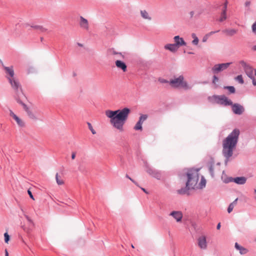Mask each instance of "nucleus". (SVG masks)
<instances>
[{
  "label": "nucleus",
  "mask_w": 256,
  "mask_h": 256,
  "mask_svg": "<svg viewBox=\"0 0 256 256\" xmlns=\"http://www.w3.org/2000/svg\"><path fill=\"white\" fill-rule=\"evenodd\" d=\"M234 207V206L233 204H230L228 208V213H230L232 212V210H233Z\"/></svg>",
  "instance_id": "38"
},
{
  "label": "nucleus",
  "mask_w": 256,
  "mask_h": 256,
  "mask_svg": "<svg viewBox=\"0 0 256 256\" xmlns=\"http://www.w3.org/2000/svg\"><path fill=\"white\" fill-rule=\"evenodd\" d=\"M56 182L58 185H62L64 184L63 180L59 178L58 174H56Z\"/></svg>",
  "instance_id": "35"
},
{
  "label": "nucleus",
  "mask_w": 256,
  "mask_h": 256,
  "mask_svg": "<svg viewBox=\"0 0 256 256\" xmlns=\"http://www.w3.org/2000/svg\"><path fill=\"white\" fill-rule=\"evenodd\" d=\"M194 11H192L190 12V14L191 18H192L194 16Z\"/></svg>",
  "instance_id": "49"
},
{
  "label": "nucleus",
  "mask_w": 256,
  "mask_h": 256,
  "mask_svg": "<svg viewBox=\"0 0 256 256\" xmlns=\"http://www.w3.org/2000/svg\"><path fill=\"white\" fill-rule=\"evenodd\" d=\"M87 124L88 126V128L89 130L91 131L92 133L93 134H96V131L94 129L92 124L90 122H87Z\"/></svg>",
  "instance_id": "33"
},
{
  "label": "nucleus",
  "mask_w": 256,
  "mask_h": 256,
  "mask_svg": "<svg viewBox=\"0 0 256 256\" xmlns=\"http://www.w3.org/2000/svg\"><path fill=\"white\" fill-rule=\"evenodd\" d=\"M9 114L10 116L16 122L17 125L20 127L24 128L26 126V124L24 121L19 116H18L14 112L10 109L9 110Z\"/></svg>",
  "instance_id": "9"
},
{
  "label": "nucleus",
  "mask_w": 256,
  "mask_h": 256,
  "mask_svg": "<svg viewBox=\"0 0 256 256\" xmlns=\"http://www.w3.org/2000/svg\"><path fill=\"white\" fill-rule=\"evenodd\" d=\"M239 64L243 68L246 74L250 78H252V76H256V69H254L250 66L244 60H240Z\"/></svg>",
  "instance_id": "7"
},
{
  "label": "nucleus",
  "mask_w": 256,
  "mask_h": 256,
  "mask_svg": "<svg viewBox=\"0 0 256 256\" xmlns=\"http://www.w3.org/2000/svg\"><path fill=\"white\" fill-rule=\"evenodd\" d=\"M235 80H237L240 84H243L244 83V81L242 78V75H238L235 78Z\"/></svg>",
  "instance_id": "32"
},
{
  "label": "nucleus",
  "mask_w": 256,
  "mask_h": 256,
  "mask_svg": "<svg viewBox=\"0 0 256 256\" xmlns=\"http://www.w3.org/2000/svg\"><path fill=\"white\" fill-rule=\"evenodd\" d=\"M158 82H160L162 84L169 83L168 81L167 80H164V78H158Z\"/></svg>",
  "instance_id": "41"
},
{
  "label": "nucleus",
  "mask_w": 256,
  "mask_h": 256,
  "mask_svg": "<svg viewBox=\"0 0 256 256\" xmlns=\"http://www.w3.org/2000/svg\"><path fill=\"white\" fill-rule=\"evenodd\" d=\"M230 62L224 63L221 64H218L214 66L212 68V70L214 72H218L226 69L230 64Z\"/></svg>",
  "instance_id": "11"
},
{
  "label": "nucleus",
  "mask_w": 256,
  "mask_h": 256,
  "mask_svg": "<svg viewBox=\"0 0 256 256\" xmlns=\"http://www.w3.org/2000/svg\"><path fill=\"white\" fill-rule=\"evenodd\" d=\"M140 15L143 18L148 20H152L151 16H150L148 12L146 10H140Z\"/></svg>",
  "instance_id": "24"
},
{
  "label": "nucleus",
  "mask_w": 256,
  "mask_h": 256,
  "mask_svg": "<svg viewBox=\"0 0 256 256\" xmlns=\"http://www.w3.org/2000/svg\"><path fill=\"white\" fill-rule=\"evenodd\" d=\"M132 248H134V246H133L132 244Z\"/></svg>",
  "instance_id": "61"
},
{
  "label": "nucleus",
  "mask_w": 256,
  "mask_h": 256,
  "mask_svg": "<svg viewBox=\"0 0 256 256\" xmlns=\"http://www.w3.org/2000/svg\"><path fill=\"white\" fill-rule=\"evenodd\" d=\"M238 198H236L232 202L230 203L232 204H233L234 206H235L237 204V201Z\"/></svg>",
  "instance_id": "46"
},
{
  "label": "nucleus",
  "mask_w": 256,
  "mask_h": 256,
  "mask_svg": "<svg viewBox=\"0 0 256 256\" xmlns=\"http://www.w3.org/2000/svg\"><path fill=\"white\" fill-rule=\"evenodd\" d=\"M130 180L132 182V180H133L132 178H130Z\"/></svg>",
  "instance_id": "60"
},
{
  "label": "nucleus",
  "mask_w": 256,
  "mask_h": 256,
  "mask_svg": "<svg viewBox=\"0 0 256 256\" xmlns=\"http://www.w3.org/2000/svg\"><path fill=\"white\" fill-rule=\"evenodd\" d=\"M26 218L28 222L30 224V226H32L34 224H33V222L32 220L28 216H26Z\"/></svg>",
  "instance_id": "40"
},
{
  "label": "nucleus",
  "mask_w": 256,
  "mask_h": 256,
  "mask_svg": "<svg viewBox=\"0 0 256 256\" xmlns=\"http://www.w3.org/2000/svg\"><path fill=\"white\" fill-rule=\"evenodd\" d=\"M250 79L252 80V84L254 86H256V79L254 78V76H252V78Z\"/></svg>",
  "instance_id": "44"
},
{
  "label": "nucleus",
  "mask_w": 256,
  "mask_h": 256,
  "mask_svg": "<svg viewBox=\"0 0 256 256\" xmlns=\"http://www.w3.org/2000/svg\"><path fill=\"white\" fill-rule=\"evenodd\" d=\"M3 68L6 74V77L8 80L14 78V72L12 66H3Z\"/></svg>",
  "instance_id": "14"
},
{
  "label": "nucleus",
  "mask_w": 256,
  "mask_h": 256,
  "mask_svg": "<svg viewBox=\"0 0 256 256\" xmlns=\"http://www.w3.org/2000/svg\"><path fill=\"white\" fill-rule=\"evenodd\" d=\"M231 106H232V112H234V114H238V115L242 114L244 111V108L243 107V106H242L240 104H233L232 103V105H231Z\"/></svg>",
  "instance_id": "12"
},
{
  "label": "nucleus",
  "mask_w": 256,
  "mask_h": 256,
  "mask_svg": "<svg viewBox=\"0 0 256 256\" xmlns=\"http://www.w3.org/2000/svg\"><path fill=\"white\" fill-rule=\"evenodd\" d=\"M224 88L228 90L231 94H234L236 92L235 88L233 86H226Z\"/></svg>",
  "instance_id": "30"
},
{
  "label": "nucleus",
  "mask_w": 256,
  "mask_h": 256,
  "mask_svg": "<svg viewBox=\"0 0 256 256\" xmlns=\"http://www.w3.org/2000/svg\"><path fill=\"white\" fill-rule=\"evenodd\" d=\"M238 30L235 29H228L223 30V32L226 34L228 36H232L236 34Z\"/></svg>",
  "instance_id": "25"
},
{
  "label": "nucleus",
  "mask_w": 256,
  "mask_h": 256,
  "mask_svg": "<svg viewBox=\"0 0 256 256\" xmlns=\"http://www.w3.org/2000/svg\"><path fill=\"white\" fill-rule=\"evenodd\" d=\"M10 84V85L13 89H14L16 91H18L19 88H20V85L18 82L15 78H13L12 79L8 80Z\"/></svg>",
  "instance_id": "19"
},
{
  "label": "nucleus",
  "mask_w": 256,
  "mask_h": 256,
  "mask_svg": "<svg viewBox=\"0 0 256 256\" xmlns=\"http://www.w3.org/2000/svg\"><path fill=\"white\" fill-rule=\"evenodd\" d=\"M115 64L117 68L122 70L123 72H126L127 66L124 62L120 60H116L115 62Z\"/></svg>",
  "instance_id": "20"
},
{
  "label": "nucleus",
  "mask_w": 256,
  "mask_h": 256,
  "mask_svg": "<svg viewBox=\"0 0 256 256\" xmlns=\"http://www.w3.org/2000/svg\"><path fill=\"white\" fill-rule=\"evenodd\" d=\"M246 6H248L250 4V2H246Z\"/></svg>",
  "instance_id": "56"
},
{
  "label": "nucleus",
  "mask_w": 256,
  "mask_h": 256,
  "mask_svg": "<svg viewBox=\"0 0 256 256\" xmlns=\"http://www.w3.org/2000/svg\"><path fill=\"white\" fill-rule=\"evenodd\" d=\"M4 242L8 244L10 240V236L8 235V232H5L4 234Z\"/></svg>",
  "instance_id": "36"
},
{
  "label": "nucleus",
  "mask_w": 256,
  "mask_h": 256,
  "mask_svg": "<svg viewBox=\"0 0 256 256\" xmlns=\"http://www.w3.org/2000/svg\"><path fill=\"white\" fill-rule=\"evenodd\" d=\"M170 216H172L177 222H180L182 218V214L180 211H173L170 214Z\"/></svg>",
  "instance_id": "18"
},
{
  "label": "nucleus",
  "mask_w": 256,
  "mask_h": 256,
  "mask_svg": "<svg viewBox=\"0 0 256 256\" xmlns=\"http://www.w3.org/2000/svg\"><path fill=\"white\" fill-rule=\"evenodd\" d=\"M130 113V110L128 108L116 110H108L105 112L106 116L110 118V124L120 132L124 131V124Z\"/></svg>",
  "instance_id": "1"
},
{
  "label": "nucleus",
  "mask_w": 256,
  "mask_h": 256,
  "mask_svg": "<svg viewBox=\"0 0 256 256\" xmlns=\"http://www.w3.org/2000/svg\"><path fill=\"white\" fill-rule=\"evenodd\" d=\"M252 32L256 34V22H254L252 25Z\"/></svg>",
  "instance_id": "37"
},
{
  "label": "nucleus",
  "mask_w": 256,
  "mask_h": 256,
  "mask_svg": "<svg viewBox=\"0 0 256 256\" xmlns=\"http://www.w3.org/2000/svg\"><path fill=\"white\" fill-rule=\"evenodd\" d=\"M5 256H8V253L7 250H5Z\"/></svg>",
  "instance_id": "52"
},
{
  "label": "nucleus",
  "mask_w": 256,
  "mask_h": 256,
  "mask_svg": "<svg viewBox=\"0 0 256 256\" xmlns=\"http://www.w3.org/2000/svg\"><path fill=\"white\" fill-rule=\"evenodd\" d=\"M170 86L174 88H181L185 90L190 89L192 87L184 80V78L182 76H180L178 78H174L169 82Z\"/></svg>",
  "instance_id": "6"
},
{
  "label": "nucleus",
  "mask_w": 256,
  "mask_h": 256,
  "mask_svg": "<svg viewBox=\"0 0 256 256\" xmlns=\"http://www.w3.org/2000/svg\"><path fill=\"white\" fill-rule=\"evenodd\" d=\"M198 170L199 169L187 168L184 169L182 174V178L186 180V186L192 190L198 188Z\"/></svg>",
  "instance_id": "3"
},
{
  "label": "nucleus",
  "mask_w": 256,
  "mask_h": 256,
  "mask_svg": "<svg viewBox=\"0 0 256 256\" xmlns=\"http://www.w3.org/2000/svg\"><path fill=\"white\" fill-rule=\"evenodd\" d=\"M80 26L82 30L88 31L89 30V24L88 20L82 16H80L79 19Z\"/></svg>",
  "instance_id": "15"
},
{
  "label": "nucleus",
  "mask_w": 256,
  "mask_h": 256,
  "mask_svg": "<svg viewBox=\"0 0 256 256\" xmlns=\"http://www.w3.org/2000/svg\"><path fill=\"white\" fill-rule=\"evenodd\" d=\"M142 190L144 192H145L146 193V192H146V190L144 188H142Z\"/></svg>",
  "instance_id": "55"
},
{
  "label": "nucleus",
  "mask_w": 256,
  "mask_h": 256,
  "mask_svg": "<svg viewBox=\"0 0 256 256\" xmlns=\"http://www.w3.org/2000/svg\"><path fill=\"white\" fill-rule=\"evenodd\" d=\"M174 44H168L164 46L166 50H170L172 52H176L178 49L182 46H185L186 43L184 42L183 38L180 37L179 36H174Z\"/></svg>",
  "instance_id": "4"
},
{
  "label": "nucleus",
  "mask_w": 256,
  "mask_h": 256,
  "mask_svg": "<svg viewBox=\"0 0 256 256\" xmlns=\"http://www.w3.org/2000/svg\"><path fill=\"white\" fill-rule=\"evenodd\" d=\"M246 178L244 176L236 177L235 178H230L228 180H224V182L226 183L229 182H234L235 183L238 184H244L246 183Z\"/></svg>",
  "instance_id": "13"
},
{
  "label": "nucleus",
  "mask_w": 256,
  "mask_h": 256,
  "mask_svg": "<svg viewBox=\"0 0 256 256\" xmlns=\"http://www.w3.org/2000/svg\"><path fill=\"white\" fill-rule=\"evenodd\" d=\"M147 118H148V116L146 114H142L140 117L138 121H140L141 122L143 123L144 122L145 120H146Z\"/></svg>",
  "instance_id": "34"
},
{
  "label": "nucleus",
  "mask_w": 256,
  "mask_h": 256,
  "mask_svg": "<svg viewBox=\"0 0 256 256\" xmlns=\"http://www.w3.org/2000/svg\"><path fill=\"white\" fill-rule=\"evenodd\" d=\"M226 12H222L221 14L220 17L219 19V21L222 22L226 20Z\"/></svg>",
  "instance_id": "31"
},
{
  "label": "nucleus",
  "mask_w": 256,
  "mask_h": 256,
  "mask_svg": "<svg viewBox=\"0 0 256 256\" xmlns=\"http://www.w3.org/2000/svg\"><path fill=\"white\" fill-rule=\"evenodd\" d=\"M142 124L143 123L141 122H140L138 121L136 122V124L135 126H134V129L136 130L142 131Z\"/></svg>",
  "instance_id": "29"
},
{
  "label": "nucleus",
  "mask_w": 256,
  "mask_h": 256,
  "mask_svg": "<svg viewBox=\"0 0 256 256\" xmlns=\"http://www.w3.org/2000/svg\"><path fill=\"white\" fill-rule=\"evenodd\" d=\"M218 80V78L216 76H214L213 77V82L216 84Z\"/></svg>",
  "instance_id": "45"
},
{
  "label": "nucleus",
  "mask_w": 256,
  "mask_h": 256,
  "mask_svg": "<svg viewBox=\"0 0 256 256\" xmlns=\"http://www.w3.org/2000/svg\"><path fill=\"white\" fill-rule=\"evenodd\" d=\"M209 36H208V34H206L204 36V38H202V42H206V40H208V38Z\"/></svg>",
  "instance_id": "42"
},
{
  "label": "nucleus",
  "mask_w": 256,
  "mask_h": 256,
  "mask_svg": "<svg viewBox=\"0 0 256 256\" xmlns=\"http://www.w3.org/2000/svg\"><path fill=\"white\" fill-rule=\"evenodd\" d=\"M146 172L153 177L155 178L158 180H160L161 178V174L160 172L153 170L152 168L147 167L146 169Z\"/></svg>",
  "instance_id": "16"
},
{
  "label": "nucleus",
  "mask_w": 256,
  "mask_h": 256,
  "mask_svg": "<svg viewBox=\"0 0 256 256\" xmlns=\"http://www.w3.org/2000/svg\"><path fill=\"white\" fill-rule=\"evenodd\" d=\"M198 247L202 250H206L207 248L208 242L206 236L202 235L198 238Z\"/></svg>",
  "instance_id": "10"
},
{
  "label": "nucleus",
  "mask_w": 256,
  "mask_h": 256,
  "mask_svg": "<svg viewBox=\"0 0 256 256\" xmlns=\"http://www.w3.org/2000/svg\"><path fill=\"white\" fill-rule=\"evenodd\" d=\"M132 182H134L135 184L138 186V184L136 182H135L134 180H132Z\"/></svg>",
  "instance_id": "54"
},
{
  "label": "nucleus",
  "mask_w": 256,
  "mask_h": 256,
  "mask_svg": "<svg viewBox=\"0 0 256 256\" xmlns=\"http://www.w3.org/2000/svg\"><path fill=\"white\" fill-rule=\"evenodd\" d=\"M240 132L238 129H234L222 141V154L226 158H229L233 154L236 148Z\"/></svg>",
  "instance_id": "2"
},
{
  "label": "nucleus",
  "mask_w": 256,
  "mask_h": 256,
  "mask_svg": "<svg viewBox=\"0 0 256 256\" xmlns=\"http://www.w3.org/2000/svg\"><path fill=\"white\" fill-rule=\"evenodd\" d=\"M34 30H39L41 32H46L47 31V29L44 27H43L42 26L40 25H35L32 26Z\"/></svg>",
  "instance_id": "27"
},
{
  "label": "nucleus",
  "mask_w": 256,
  "mask_h": 256,
  "mask_svg": "<svg viewBox=\"0 0 256 256\" xmlns=\"http://www.w3.org/2000/svg\"><path fill=\"white\" fill-rule=\"evenodd\" d=\"M213 164L214 166H215V165L214 164V161H212V162H211V163L210 164Z\"/></svg>",
  "instance_id": "59"
},
{
  "label": "nucleus",
  "mask_w": 256,
  "mask_h": 256,
  "mask_svg": "<svg viewBox=\"0 0 256 256\" xmlns=\"http://www.w3.org/2000/svg\"><path fill=\"white\" fill-rule=\"evenodd\" d=\"M192 37L194 39L192 41V44L195 46L198 45L199 42V40L196 34L194 33H192Z\"/></svg>",
  "instance_id": "28"
},
{
  "label": "nucleus",
  "mask_w": 256,
  "mask_h": 256,
  "mask_svg": "<svg viewBox=\"0 0 256 256\" xmlns=\"http://www.w3.org/2000/svg\"><path fill=\"white\" fill-rule=\"evenodd\" d=\"M192 190L191 188H188L186 186H186L184 188H182L180 189H178L176 190L177 193L178 194H181V195H189L190 194V192L189 190Z\"/></svg>",
  "instance_id": "22"
},
{
  "label": "nucleus",
  "mask_w": 256,
  "mask_h": 256,
  "mask_svg": "<svg viewBox=\"0 0 256 256\" xmlns=\"http://www.w3.org/2000/svg\"><path fill=\"white\" fill-rule=\"evenodd\" d=\"M108 52L109 55L111 56H114V58H124V55L121 53L116 52L114 49V48H110L108 50Z\"/></svg>",
  "instance_id": "17"
},
{
  "label": "nucleus",
  "mask_w": 256,
  "mask_h": 256,
  "mask_svg": "<svg viewBox=\"0 0 256 256\" xmlns=\"http://www.w3.org/2000/svg\"><path fill=\"white\" fill-rule=\"evenodd\" d=\"M126 177L127 178H128V179H130V177L128 175V174H126Z\"/></svg>",
  "instance_id": "57"
},
{
  "label": "nucleus",
  "mask_w": 256,
  "mask_h": 256,
  "mask_svg": "<svg viewBox=\"0 0 256 256\" xmlns=\"http://www.w3.org/2000/svg\"><path fill=\"white\" fill-rule=\"evenodd\" d=\"M218 32V30L216 31V32L212 31V32H210L209 33H208L207 34H208L209 36H210L211 35H212V34H214L216 32Z\"/></svg>",
  "instance_id": "48"
},
{
  "label": "nucleus",
  "mask_w": 256,
  "mask_h": 256,
  "mask_svg": "<svg viewBox=\"0 0 256 256\" xmlns=\"http://www.w3.org/2000/svg\"><path fill=\"white\" fill-rule=\"evenodd\" d=\"M206 180L202 176L201 178L200 182L198 184V188L197 189H202L206 186Z\"/></svg>",
  "instance_id": "26"
},
{
  "label": "nucleus",
  "mask_w": 256,
  "mask_h": 256,
  "mask_svg": "<svg viewBox=\"0 0 256 256\" xmlns=\"http://www.w3.org/2000/svg\"><path fill=\"white\" fill-rule=\"evenodd\" d=\"M228 3V1H226L224 4V10H222V11L224 12H226Z\"/></svg>",
  "instance_id": "43"
},
{
  "label": "nucleus",
  "mask_w": 256,
  "mask_h": 256,
  "mask_svg": "<svg viewBox=\"0 0 256 256\" xmlns=\"http://www.w3.org/2000/svg\"><path fill=\"white\" fill-rule=\"evenodd\" d=\"M26 218L28 222L30 224V226H32L34 224H33V222L32 220L28 216H26Z\"/></svg>",
  "instance_id": "39"
},
{
  "label": "nucleus",
  "mask_w": 256,
  "mask_h": 256,
  "mask_svg": "<svg viewBox=\"0 0 256 256\" xmlns=\"http://www.w3.org/2000/svg\"><path fill=\"white\" fill-rule=\"evenodd\" d=\"M234 247L239 251L240 254H245L248 252V249L239 245L237 242L235 243Z\"/></svg>",
  "instance_id": "23"
},
{
  "label": "nucleus",
  "mask_w": 256,
  "mask_h": 256,
  "mask_svg": "<svg viewBox=\"0 0 256 256\" xmlns=\"http://www.w3.org/2000/svg\"><path fill=\"white\" fill-rule=\"evenodd\" d=\"M220 166V162H217L216 166H214L212 164H210V166H208V170H209V172H210V175H211V176L212 177H214V170H220V169H219Z\"/></svg>",
  "instance_id": "21"
},
{
  "label": "nucleus",
  "mask_w": 256,
  "mask_h": 256,
  "mask_svg": "<svg viewBox=\"0 0 256 256\" xmlns=\"http://www.w3.org/2000/svg\"><path fill=\"white\" fill-rule=\"evenodd\" d=\"M254 194H256V189H255V190H254Z\"/></svg>",
  "instance_id": "58"
},
{
  "label": "nucleus",
  "mask_w": 256,
  "mask_h": 256,
  "mask_svg": "<svg viewBox=\"0 0 256 256\" xmlns=\"http://www.w3.org/2000/svg\"><path fill=\"white\" fill-rule=\"evenodd\" d=\"M28 194L30 195V198H32V199L34 200V197H33L32 192L30 190H28Z\"/></svg>",
  "instance_id": "47"
},
{
  "label": "nucleus",
  "mask_w": 256,
  "mask_h": 256,
  "mask_svg": "<svg viewBox=\"0 0 256 256\" xmlns=\"http://www.w3.org/2000/svg\"><path fill=\"white\" fill-rule=\"evenodd\" d=\"M208 99L212 104H217L224 106L232 105V101L224 95H213L208 96Z\"/></svg>",
  "instance_id": "5"
},
{
  "label": "nucleus",
  "mask_w": 256,
  "mask_h": 256,
  "mask_svg": "<svg viewBox=\"0 0 256 256\" xmlns=\"http://www.w3.org/2000/svg\"><path fill=\"white\" fill-rule=\"evenodd\" d=\"M76 158V153L75 152H72V159H74Z\"/></svg>",
  "instance_id": "50"
},
{
  "label": "nucleus",
  "mask_w": 256,
  "mask_h": 256,
  "mask_svg": "<svg viewBox=\"0 0 256 256\" xmlns=\"http://www.w3.org/2000/svg\"><path fill=\"white\" fill-rule=\"evenodd\" d=\"M220 226H221L220 223H218L216 226L217 230H220Z\"/></svg>",
  "instance_id": "51"
},
{
  "label": "nucleus",
  "mask_w": 256,
  "mask_h": 256,
  "mask_svg": "<svg viewBox=\"0 0 256 256\" xmlns=\"http://www.w3.org/2000/svg\"><path fill=\"white\" fill-rule=\"evenodd\" d=\"M252 50H256V46H254L253 47H252Z\"/></svg>",
  "instance_id": "53"
},
{
  "label": "nucleus",
  "mask_w": 256,
  "mask_h": 256,
  "mask_svg": "<svg viewBox=\"0 0 256 256\" xmlns=\"http://www.w3.org/2000/svg\"><path fill=\"white\" fill-rule=\"evenodd\" d=\"M18 102L22 105L24 110L26 112L29 118L33 121H36L38 120V116L30 108L28 107L26 104H24L21 101L18 100Z\"/></svg>",
  "instance_id": "8"
}]
</instances>
